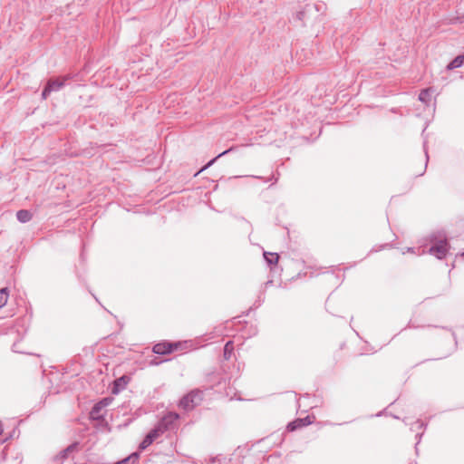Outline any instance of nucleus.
I'll list each match as a JSON object with an SVG mask.
<instances>
[{"label": "nucleus", "mask_w": 464, "mask_h": 464, "mask_svg": "<svg viewBox=\"0 0 464 464\" xmlns=\"http://www.w3.org/2000/svg\"><path fill=\"white\" fill-rule=\"evenodd\" d=\"M264 257L269 265H276L278 262L279 256L276 253L265 252Z\"/></svg>", "instance_id": "f8f14e48"}, {"label": "nucleus", "mask_w": 464, "mask_h": 464, "mask_svg": "<svg viewBox=\"0 0 464 464\" xmlns=\"http://www.w3.org/2000/svg\"><path fill=\"white\" fill-rule=\"evenodd\" d=\"M430 89H424L419 94V100L426 104H428L430 102Z\"/></svg>", "instance_id": "ddd939ff"}, {"label": "nucleus", "mask_w": 464, "mask_h": 464, "mask_svg": "<svg viewBox=\"0 0 464 464\" xmlns=\"http://www.w3.org/2000/svg\"><path fill=\"white\" fill-rule=\"evenodd\" d=\"M462 256H464V252L461 254Z\"/></svg>", "instance_id": "412c9836"}, {"label": "nucleus", "mask_w": 464, "mask_h": 464, "mask_svg": "<svg viewBox=\"0 0 464 464\" xmlns=\"http://www.w3.org/2000/svg\"><path fill=\"white\" fill-rule=\"evenodd\" d=\"M117 464H129V459H125L124 460L120 461V462H118Z\"/></svg>", "instance_id": "6ab92c4d"}, {"label": "nucleus", "mask_w": 464, "mask_h": 464, "mask_svg": "<svg viewBox=\"0 0 464 464\" xmlns=\"http://www.w3.org/2000/svg\"><path fill=\"white\" fill-rule=\"evenodd\" d=\"M179 420V415L175 412H169L164 415L160 421L158 423L160 426L164 428V431L174 429Z\"/></svg>", "instance_id": "39448f33"}, {"label": "nucleus", "mask_w": 464, "mask_h": 464, "mask_svg": "<svg viewBox=\"0 0 464 464\" xmlns=\"http://www.w3.org/2000/svg\"><path fill=\"white\" fill-rule=\"evenodd\" d=\"M430 242L432 245L429 248V253L439 259L444 258L450 248L445 235H432Z\"/></svg>", "instance_id": "f257e3e1"}, {"label": "nucleus", "mask_w": 464, "mask_h": 464, "mask_svg": "<svg viewBox=\"0 0 464 464\" xmlns=\"http://www.w3.org/2000/svg\"><path fill=\"white\" fill-rule=\"evenodd\" d=\"M109 404V399H104L103 401H101L100 402L96 403L94 406H107Z\"/></svg>", "instance_id": "a211bd4d"}, {"label": "nucleus", "mask_w": 464, "mask_h": 464, "mask_svg": "<svg viewBox=\"0 0 464 464\" xmlns=\"http://www.w3.org/2000/svg\"><path fill=\"white\" fill-rule=\"evenodd\" d=\"M8 295L9 294L7 288L0 289V308L6 304Z\"/></svg>", "instance_id": "2eb2a0df"}, {"label": "nucleus", "mask_w": 464, "mask_h": 464, "mask_svg": "<svg viewBox=\"0 0 464 464\" xmlns=\"http://www.w3.org/2000/svg\"><path fill=\"white\" fill-rule=\"evenodd\" d=\"M179 346V343H159L153 346V353L157 354H169L171 353L173 351L177 350Z\"/></svg>", "instance_id": "423d86ee"}, {"label": "nucleus", "mask_w": 464, "mask_h": 464, "mask_svg": "<svg viewBox=\"0 0 464 464\" xmlns=\"http://www.w3.org/2000/svg\"><path fill=\"white\" fill-rule=\"evenodd\" d=\"M164 428L160 426L159 424L151 430L144 438V440L140 444V450H145L148 448L154 440L160 438L164 433Z\"/></svg>", "instance_id": "20e7f679"}, {"label": "nucleus", "mask_w": 464, "mask_h": 464, "mask_svg": "<svg viewBox=\"0 0 464 464\" xmlns=\"http://www.w3.org/2000/svg\"><path fill=\"white\" fill-rule=\"evenodd\" d=\"M230 150H231V149L223 151L222 153L218 154L216 158H214L213 160H210V161H209L206 166H204V167L200 169V171H202V170L206 169L207 168H208L210 165H212V164L215 162V160H216L218 158H219V157H221V156H223V155H225V154L228 153Z\"/></svg>", "instance_id": "dca6fc26"}, {"label": "nucleus", "mask_w": 464, "mask_h": 464, "mask_svg": "<svg viewBox=\"0 0 464 464\" xmlns=\"http://www.w3.org/2000/svg\"><path fill=\"white\" fill-rule=\"evenodd\" d=\"M234 351V344L232 341H228L224 347V357L226 360H228L231 357V354Z\"/></svg>", "instance_id": "4468645a"}, {"label": "nucleus", "mask_w": 464, "mask_h": 464, "mask_svg": "<svg viewBox=\"0 0 464 464\" xmlns=\"http://www.w3.org/2000/svg\"><path fill=\"white\" fill-rule=\"evenodd\" d=\"M203 401V392L196 389L183 396L178 406H198Z\"/></svg>", "instance_id": "7ed1b4c3"}, {"label": "nucleus", "mask_w": 464, "mask_h": 464, "mask_svg": "<svg viewBox=\"0 0 464 464\" xmlns=\"http://www.w3.org/2000/svg\"><path fill=\"white\" fill-rule=\"evenodd\" d=\"M464 64V55H458L448 65L447 70L451 71L461 67Z\"/></svg>", "instance_id": "1a4fd4ad"}, {"label": "nucleus", "mask_w": 464, "mask_h": 464, "mask_svg": "<svg viewBox=\"0 0 464 464\" xmlns=\"http://www.w3.org/2000/svg\"><path fill=\"white\" fill-rule=\"evenodd\" d=\"M16 218L20 222L26 223L32 219L33 215L29 210L21 209L17 211Z\"/></svg>", "instance_id": "9d476101"}, {"label": "nucleus", "mask_w": 464, "mask_h": 464, "mask_svg": "<svg viewBox=\"0 0 464 464\" xmlns=\"http://www.w3.org/2000/svg\"><path fill=\"white\" fill-rule=\"evenodd\" d=\"M129 378L127 376H121L116 379L113 382L112 393H119L121 391L124 390L128 384Z\"/></svg>", "instance_id": "6e6552de"}, {"label": "nucleus", "mask_w": 464, "mask_h": 464, "mask_svg": "<svg viewBox=\"0 0 464 464\" xmlns=\"http://www.w3.org/2000/svg\"><path fill=\"white\" fill-rule=\"evenodd\" d=\"M290 396L294 397L295 400H296V395L295 394H290Z\"/></svg>", "instance_id": "aec40b11"}, {"label": "nucleus", "mask_w": 464, "mask_h": 464, "mask_svg": "<svg viewBox=\"0 0 464 464\" xmlns=\"http://www.w3.org/2000/svg\"><path fill=\"white\" fill-rule=\"evenodd\" d=\"M100 409L101 408H93L92 411L90 412L91 418L98 419L100 414Z\"/></svg>", "instance_id": "f3484780"}, {"label": "nucleus", "mask_w": 464, "mask_h": 464, "mask_svg": "<svg viewBox=\"0 0 464 464\" xmlns=\"http://www.w3.org/2000/svg\"><path fill=\"white\" fill-rule=\"evenodd\" d=\"M76 447L77 445L76 444H71L69 445L66 449H64L63 450H62L57 456L55 459H64L66 458H68V456L74 452L76 450Z\"/></svg>", "instance_id": "9b49d317"}, {"label": "nucleus", "mask_w": 464, "mask_h": 464, "mask_svg": "<svg viewBox=\"0 0 464 464\" xmlns=\"http://www.w3.org/2000/svg\"><path fill=\"white\" fill-rule=\"evenodd\" d=\"M72 79V76L71 74H66L62 77L50 79L47 82V84L42 92L43 99H46L52 92H57L61 90L66 84V82Z\"/></svg>", "instance_id": "f03ea898"}, {"label": "nucleus", "mask_w": 464, "mask_h": 464, "mask_svg": "<svg viewBox=\"0 0 464 464\" xmlns=\"http://www.w3.org/2000/svg\"><path fill=\"white\" fill-rule=\"evenodd\" d=\"M315 417L314 415H307L304 418H298L287 425V430L294 431L302 427L310 425L314 422Z\"/></svg>", "instance_id": "0eeeda50"}]
</instances>
